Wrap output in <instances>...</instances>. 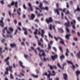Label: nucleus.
I'll return each mask as SVG.
<instances>
[{"instance_id": "nucleus-9", "label": "nucleus", "mask_w": 80, "mask_h": 80, "mask_svg": "<svg viewBox=\"0 0 80 80\" xmlns=\"http://www.w3.org/2000/svg\"><path fill=\"white\" fill-rule=\"evenodd\" d=\"M22 29L24 31V33L25 35H28V33L27 32V29L23 27Z\"/></svg>"}, {"instance_id": "nucleus-54", "label": "nucleus", "mask_w": 80, "mask_h": 80, "mask_svg": "<svg viewBox=\"0 0 80 80\" xmlns=\"http://www.w3.org/2000/svg\"><path fill=\"white\" fill-rule=\"evenodd\" d=\"M40 8V9H39H39H38V10H39V12H42V9H42V8Z\"/></svg>"}, {"instance_id": "nucleus-20", "label": "nucleus", "mask_w": 80, "mask_h": 80, "mask_svg": "<svg viewBox=\"0 0 80 80\" xmlns=\"http://www.w3.org/2000/svg\"><path fill=\"white\" fill-rule=\"evenodd\" d=\"M60 59L61 60H63V59H65V56L63 54H62V55L60 56Z\"/></svg>"}, {"instance_id": "nucleus-38", "label": "nucleus", "mask_w": 80, "mask_h": 80, "mask_svg": "<svg viewBox=\"0 0 80 80\" xmlns=\"http://www.w3.org/2000/svg\"><path fill=\"white\" fill-rule=\"evenodd\" d=\"M48 33L49 37H51V38H53V36L52 35V34H51L50 32H48Z\"/></svg>"}, {"instance_id": "nucleus-14", "label": "nucleus", "mask_w": 80, "mask_h": 80, "mask_svg": "<svg viewBox=\"0 0 80 80\" xmlns=\"http://www.w3.org/2000/svg\"><path fill=\"white\" fill-rule=\"evenodd\" d=\"M10 46L12 48H13V47H16V44L15 43H11L10 44Z\"/></svg>"}, {"instance_id": "nucleus-19", "label": "nucleus", "mask_w": 80, "mask_h": 80, "mask_svg": "<svg viewBox=\"0 0 80 80\" xmlns=\"http://www.w3.org/2000/svg\"><path fill=\"white\" fill-rule=\"evenodd\" d=\"M54 11L55 13H57V15H59L60 13H59V11L58 9H54Z\"/></svg>"}, {"instance_id": "nucleus-58", "label": "nucleus", "mask_w": 80, "mask_h": 80, "mask_svg": "<svg viewBox=\"0 0 80 80\" xmlns=\"http://www.w3.org/2000/svg\"><path fill=\"white\" fill-rule=\"evenodd\" d=\"M64 15H63V13H61V16H62V19H63V16Z\"/></svg>"}, {"instance_id": "nucleus-50", "label": "nucleus", "mask_w": 80, "mask_h": 80, "mask_svg": "<svg viewBox=\"0 0 80 80\" xmlns=\"http://www.w3.org/2000/svg\"><path fill=\"white\" fill-rule=\"evenodd\" d=\"M10 77H11V78H12V79H13L14 78H13V75L12 74H10Z\"/></svg>"}, {"instance_id": "nucleus-60", "label": "nucleus", "mask_w": 80, "mask_h": 80, "mask_svg": "<svg viewBox=\"0 0 80 80\" xmlns=\"http://www.w3.org/2000/svg\"><path fill=\"white\" fill-rule=\"evenodd\" d=\"M24 57L26 58H27V57H28V55L27 54H25L24 55Z\"/></svg>"}, {"instance_id": "nucleus-34", "label": "nucleus", "mask_w": 80, "mask_h": 80, "mask_svg": "<svg viewBox=\"0 0 80 80\" xmlns=\"http://www.w3.org/2000/svg\"><path fill=\"white\" fill-rule=\"evenodd\" d=\"M48 66H49V67L50 69H51V70H52V69H53V66H50V64H48Z\"/></svg>"}, {"instance_id": "nucleus-55", "label": "nucleus", "mask_w": 80, "mask_h": 80, "mask_svg": "<svg viewBox=\"0 0 80 80\" xmlns=\"http://www.w3.org/2000/svg\"><path fill=\"white\" fill-rule=\"evenodd\" d=\"M66 30L67 32H68V33H69V32H70V31L69 29L68 28H66Z\"/></svg>"}, {"instance_id": "nucleus-17", "label": "nucleus", "mask_w": 80, "mask_h": 80, "mask_svg": "<svg viewBox=\"0 0 80 80\" xmlns=\"http://www.w3.org/2000/svg\"><path fill=\"white\" fill-rule=\"evenodd\" d=\"M68 53H69V51H68V49L67 48L66 50V52L65 53V55L66 57H68Z\"/></svg>"}, {"instance_id": "nucleus-53", "label": "nucleus", "mask_w": 80, "mask_h": 80, "mask_svg": "<svg viewBox=\"0 0 80 80\" xmlns=\"http://www.w3.org/2000/svg\"><path fill=\"white\" fill-rule=\"evenodd\" d=\"M53 28L54 30V31H55V32H56V30L55 29V25H54L53 26Z\"/></svg>"}, {"instance_id": "nucleus-7", "label": "nucleus", "mask_w": 80, "mask_h": 80, "mask_svg": "<svg viewBox=\"0 0 80 80\" xmlns=\"http://www.w3.org/2000/svg\"><path fill=\"white\" fill-rule=\"evenodd\" d=\"M48 72L49 73V75H52V76H55V75H56V74L55 73V71L53 70L52 72L53 74H52V73H51V72L50 71H48Z\"/></svg>"}, {"instance_id": "nucleus-52", "label": "nucleus", "mask_w": 80, "mask_h": 80, "mask_svg": "<svg viewBox=\"0 0 80 80\" xmlns=\"http://www.w3.org/2000/svg\"><path fill=\"white\" fill-rule=\"evenodd\" d=\"M9 29L10 31H11V32H13V29L12 28H10Z\"/></svg>"}, {"instance_id": "nucleus-30", "label": "nucleus", "mask_w": 80, "mask_h": 80, "mask_svg": "<svg viewBox=\"0 0 80 80\" xmlns=\"http://www.w3.org/2000/svg\"><path fill=\"white\" fill-rule=\"evenodd\" d=\"M9 70H10V72H12V68H13V67L12 66H9Z\"/></svg>"}, {"instance_id": "nucleus-41", "label": "nucleus", "mask_w": 80, "mask_h": 80, "mask_svg": "<svg viewBox=\"0 0 80 80\" xmlns=\"http://www.w3.org/2000/svg\"><path fill=\"white\" fill-rule=\"evenodd\" d=\"M57 66L59 68H62V67H61V66H60V64L59 63H58Z\"/></svg>"}, {"instance_id": "nucleus-61", "label": "nucleus", "mask_w": 80, "mask_h": 80, "mask_svg": "<svg viewBox=\"0 0 80 80\" xmlns=\"http://www.w3.org/2000/svg\"><path fill=\"white\" fill-rule=\"evenodd\" d=\"M14 23H15V24H17V20L16 19L14 20Z\"/></svg>"}, {"instance_id": "nucleus-35", "label": "nucleus", "mask_w": 80, "mask_h": 80, "mask_svg": "<svg viewBox=\"0 0 80 80\" xmlns=\"http://www.w3.org/2000/svg\"><path fill=\"white\" fill-rule=\"evenodd\" d=\"M49 28L50 30H52V26L51 24H50V26L49 27Z\"/></svg>"}, {"instance_id": "nucleus-23", "label": "nucleus", "mask_w": 80, "mask_h": 80, "mask_svg": "<svg viewBox=\"0 0 80 80\" xmlns=\"http://www.w3.org/2000/svg\"><path fill=\"white\" fill-rule=\"evenodd\" d=\"M38 45H41L42 48H43V45L41 44V43H40V42L39 40H38Z\"/></svg>"}, {"instance_id": "nucleus-56", "label": "nucleus", "mask_w": 80, "mask_h": 80, "mask_svg": "<svg viewBox=\"0 0 80 80\" xmlns=\"http://www.w3.org/2000/svg\"><path fill=\"white\" fill-rule=\"evenodd\" d=\"M66 65H67V64L66 63L64 62L62 64V67H64Z\"/></svg>"}, {"instance_id": "nucleus-43", "label": "nucleus", "mask_w": 80, "mask_h": 80, "mask_svg": "<svg viewBox=\"0 0 80 80\" xmlns=\"http://www.w3.org/2000/svg\"><path fill=\"white\" fill-rule=\"evenodd\" d=\"M53 49L54 50L55 52H57V49L55 47H53Z\"/></svg>"}, {"instance_id": "nucleus-51", "label": "nucleus", "mask_w": 80, "mask_h": 80, "mask_svg": "<svg viewBox=\"0 0 80 80\" xmlns=\"http://www.w3.org/2000/svg\"><path fill=\"white\" fill-rule=\"evenodd\" d=\"M18 32V30L17 29L16 30L15 32H14V35H17V33Z\"/></svg>"}, {"instance_id": "nucleus-40", "label": "nucleus", "mask_w": 80, "mask_h": 80, "mask_svg": "<svg viewBox=\"0 0 80 80\" xmlns=\"http://www.w3.org/2000/svg\"><path fill=\"white\" fill-rule=\"evenodd\" d=\"M5 30H6L7 31V27H6L3 30V32L4 33L5 32Z\"/></svg>"}, {"instance_id": "nucleus-8", "label": "nucleus", "mask_w": 80, "mask_h": 80, "mask_svg": "<svg viewBox=\"0 0 80 80\" xmlns=\"http://www.w3.org/2000/svg\"><path fill=\"white\" fill-rule=\"evenodd\" d=\"M57 57H58V55H57V54H55L54 56H51V58L53 61H54L55 59L57 58Z\"/></svg>"}, {"instance_id": "nucleus-26", "label": "nucleus", "mask_w": 80, "mask_h": 80, "mask_svg": "<svg viewBox=\"0 0 80 80\" xmlns=\"http://www.w3.org/2000/svg\"><path fill=\"white\" fill-rule=\"evenodd\" d=\"M35 14H31V18L32 19V20H33V19L34 18H35Z\"/></svg>"}, {"instance_id": "nucleus-11", "label": "nucleus", "mask_w": 80, "mask_h": 80, "mask_svg": "<svg viewBox=\"0 0 80 80\" xmlns=\"http://www.w3.org/2000/svg\"><path fill=\"white\" fill-rule=\"evenodd\" d=\"M21 12V8H19L17 10V12L19 15H21V12Z\"/></svg>"}, {"instance_id": "nucleus-64", "label": "nucleus", "mask_w": 80, "mask_h": 80, "mask_svg": "<svg viewBox=\"0 0 80 80\" xmlns=\"http://www.w3.org/2000/svg\"><path fill=\"white\" fill-rule=\"evenodd\" d=\"M77 20L79 21V22H80V17H78L77 18Z\"/></svg>"}, {"instance_id": "nucleus-44", "label": "nucleus", "mask_w": 80, "mask_h": 80, "mask_svg": "<svg viewBox=\"0 0 80 80\" xmlns=\"http://www.w3.org/2000/svg\"><path fill=\"white\" fill-rule=\"evenodd\" d=\"M59 48L61 52H62V53H63V50H62V47H59Z\"/></svg>"}, {"instance_id": "nucleus-59", "label": "nucleus", "mask_w": 80, "mask_h": 80, "mask_svg": "<svg viewBox=\"0 0 80 80\" xmlns=\"http://www.w3.org/2000/svg\"><path fill=\"white\" fill-rule=\"evenodd\" d=\"M23 7L24 9H26V6H25V4H23Z\"/></svg>"}, {"instance_id": "nucleus-48", "label": "nucleus", "mask_w": 80, "mask_h": 80, "mask_svg": "<svg viewBox=\"0 0 80 80\" xmlns=\"http://www.w3.org/2000/svg\"><path fill=\"white\" fill-rule=\"evenodd\" d=\"M43 2L44 3H46V4H48V2H47V1H46L45 0H44L43 1Z\"/></svg>"}, {"instance_id": "nucleus-29", "label": "nucleus", "mask_w": 80, "mask_h": 80, "mask_svg": "<svg viewBox=\"0 0 80 80\" xmlns=\"http://www.w3.org/2000/svg\"><path fill=\"white\" fill-rule=\"evenodd\" d=\"M42 6H43V3L42 2H40L39 7V8H42Z\"/></svg>"}, {"instance_id": "nucleus-12", "label": "nucleus", "mask_w": 80, "mask_h": 80, "mask_svg": "<svg viewBox=\"0 0 80 80\" xmlns=\"http://www.w3.org/2000/svg\"><path fill=\"white\" fill-rule=\"evenodd\" d=\"M28 5L29 8H30V10H31V11H32V12L33 8L32 7V4H31V3H30V2H29L28 3Z\"/></svg>"}, {"instance_id": "nucleus-4", "label": "nucleus", "mask_w": 80, "mask_h": 80, "mask_svg": "<svg viewBox=\"0 0 80 80\" xmlns=\"http://www.w3.org/2000/svg\"><path fill=\"white\" fill-rule=\"evenodd\" d=\"M17 4H18V2H12L11 3V5H12V6L15 5V7H16V8H18V6L17 5Z\"/></svg>"}, {"instance_id": "nucleus-37", "label": "nucleus", "mask_w": 80, "mask_h": 80, "mask_svg": "<svg viewBox=\"0 0 80 80\" xmlns=\"http://www.w3.org/2000/svg\"><path fill=\"white\" fill-rule=\"evenodd\" d=\"M56 6H57V7L58 8V9L59 10H62V9L59 8V7H58V3H57L56 4Z\"/></svg>"}, {"instance_id": "nucleus-39", "label": "nucleus", "mask_w": 80, "mask_h": 80, "mask_svg": "<svg viewBox=\"0 0 80 80\" xmlns=\"http://www.w3.org/2000/svg\"><path fill=\"white\" fill-rule=\"evenodd\" d=\"M43 51L41 52H42V56H45V52L43 50Z\"/></svg>"}, {"instance_id": "nucleus-45", "label": "nucleus", "mask_w": 80, "mask_h": 80, "mask_svg": "<svg viewBox=\"0 0 80 80\" xmlns=\"http://www.w3.org/2000/svg\"><path fill=\"white\" fill-rule=\"evenodd\" d=\"M39 55L40 56V57H41L40 58H41V59L42 61V62H43V60L42 59V55H40V53H39Z\"/></svg>"}, {"instance_id": "nucleus-21", "label": "nucleus", "mask_w": 80, "mask_h": 80, "mask_svg": "<svg viewBox=\"0 0 80 80\" xmlns=\"http://www.w3.org/2000/svg\"><path fill=\"white\" fill-rule=\"evenodd\" d=\"M76 73L77 77H78V74H80V71H79V70H77L76 72Z\"/></svg>"}, {"instance_id": "nucleus-62", "label": "nucleus", "mask_w": 80, "mask_h": 80, "mask_svg": "<svg viewBox=\"0 0 80 80\" xmlns=\"http://www.w3.org/2000/svg\"><path fill=\"white\" fill-rule=\"evenodd\" d=\"M55 22L56 23H60V22H59L58 21H55Z\"/></svg>"}, {"instance_id": "nucleus-33", "label": "nucleus", "mask_w": 80, "mask_h": 80, "mask_svg": "<svg viewBox=\"0 0 80 80\" xmlns=\"http://www.w3.org/2000/svg\"><path fill=\"white\" fill-rule=\"evenodd\" d=\"M32 76L33 77H34L35 78H38V76L34 75V74H32Z\"/></svg>"}, {"instance_id": "nucleus-18", "label": "nucleus", "mask_w": 80, "mask_h": 80, "mask_svg": "<svg viewBox=\"0 0 80 80\" xmlns=\"http://www.w3.org/2000/svg\"><path fill=\"white\" fill-rule=\"evenodd\" d=\"M0 51L1 52H0V55L2 56V54L3 52H5V50H3L2 51V48L0 47Z\"/></svg>"}, {"instance_id": "nucleus-6", "label": "nucleus", "mask_w": 80, "mask_h": 80, "mask_svg": "<svg viewBox=\"0 0 80 80\" xmlns=\"http://www.w3.org/2000/svg\"><path fill=\"white\" fill-rule=\"evenodd\" d=\"M41 32H42V33H40V32H39L38 34H39V35H41L42 37L44 38V34H45V31H44V30H41Z\"/></svg>"}, {"instance_id": "nucleus-28", "label": "nucleus", "mask_w": 80, "mask_h": 80, "mask_svg": "<svg viewBox=\"0 0 80 80\" xmlns=\"http://www.w3.org/2000/svg\"><path fill=\"white\" fill-rule=\"evenodd\" d=\"M67 62L68 63H69V64H71V65H73V63L71 61H67Z\"/></svg>"}, {"instance_id": "nucleus-32", "label": "nucleus", "mask_w": 80, "mask_h": 80, "mask_svg": "<svg viewBox=\"0 0 80 80\" xmlns=\"http://www.w3.org/2000/svg\"><path fill=\"white\" fill-rule=\"evenodd\" d=\"M59 30L60 32H61V33H63L64 32L63 31V30L62 29H61L60 28H59L58 29Z\"/></svg>"}, {"instance_id": "nucleus-63", "label": "nucleus", "mask_w": 80, "mask_h": 80, "mask_svg": "<svg viewBox=\"0 0 80 80\" xmlns=\"http://www.w3.org/2000/svg\"><path fill=\"white\" fill-rule=\"evenodd\" d=\"M7 6L9 8H11V4H8Z\"/></svg>"}, {"instance_id": "nucleus-57", "label": "nucleus", "mask_w": 80, "mask_h": 80, "mask_svg": "<svg viewBox=\"0 0 80 80\" xmlns=\"http://www.w3.org/2000/svg\"><path fill=\"white\" fill-rule=\"evenodd\" d=\"M54 38L56 41H57V42L58 41V38H56V37H55V36H54Z\"/></svg>"}, {"instance_id": "nucleus-49", "label": "nucleus", "mask_w": 80, "mask_h": 80, "mask_svg": "<svg viewBox=\"0 0 80 80\" xmlns=\"http://www.w3.org/2000/svg\"><path fill=\"white\" fill-rule=\"evenodd\" d=\"M38 50H39V51H40V52H43V50H40V48H39V47H38Z\"/></svg>"}, {"instance_id": "nucleus-15", "label": "nucleus", "mask_w": 80, "mask_h": 80, "mask_svg": "<svg viewBox=\"0 0 80 80\" xmlns=\"http://www.w3.org/2000/svg\"><path fill=\"white\" fill-rule=\"evenodd\" d=\"M70 35H71V34H67L65 36V38H66L67 40H69V38H70Z\"/></svg>"}, {"instance_id": "nucleus-42", "label": "nucleus", "mask_w": 80, "mask_h": 80, "mask_svg": "<svg viewBox=\"0 0 80 80\" xmlns=\"http://www.w3.org/2000/svg\"><path fill=\"white\" fill-rule=\"evenodd\" d=\"M72 28L73 29H74L75 30H76V28H75V24L73 25Z\"/></svg>"}, {"instance_id": "nucleus-22", "label": "nucleus", "mask_w": 80, "mask_h": 80, "mask_svg": "<svg viewBox=\"0 0 80 80\" xmlns=\"http://www.w3.org/2000/svg\"><path fill=\"white\" fill-rule=\"evenodd\" d=\"M78 11V12H80V8H79V7H78V6L77 7V9L76 10H75V11H74V13H75V12H76V11Z\"/></svg>"}, {"instance_id": "nucleus-2", "label": "nucleus", "mask_w": 80, "mask_h": 80, "mask_svg": "<svg viewBox=\"0 0 80 80\" xmlns=\"http://www.w3.org/2000/svg\"><path fill=\"white\" fill-rule=\"evenodd\" d=\"M46 21L47 22V23H49V22H53V20H52V18L51 17L49 18V20L48 19H46Z\"/></svg>"}, {"instance_id": "nucleus-47", "label": "nucleus", "mask_w": 80, "mask_h": 80, "mask_svg": "<svg viewBox=\"0 0 80 80\" xmlns=\"http://www.w3.org/2000/svg\"><path fill=\"white\" fill-rule=\"evenodd\" d=\"M0 3L2 4V5H4V2L3 1V0L1 1Z\"/></svg>"}, {"instance_id": "nucleus-1", "label": "nucleus", "mask_w": 80, "mask_h": 80, "mask_svg": "<svg viewBox=\"0 0 80 80\" xmlns=\"http://www.w3.org/2000/svg\"><path fill=\"white\" fill-rule=\"evenodd\" d=\"M7 34L8 35H6V36H5L4 35H3V34H2L3 36L4 37H5V38H7V37H10V38H12L13 37V36H12V35H11L10 36H9V35H10V34L12 33V32H10V31H7Z\"/></svg>"}, {"instance_id": "nucleus-36", "label": "nucleus", "mask_w": 80, "mask_h": 80, "mask_svg": "<svg viewBox=\"0 0 80 80\" xmlns=\"http://www.w3.org/2000/svg\"><path fill=\"white\" fill-rule=\"evenodd\" d=\"M50 49H51V46H50V44L49 43L48 44V50H50Z\"/></svg>"}, {"instance_id": "nucleus-13", "label": "nucleus", "mask_w": 80, "mask_h": 80, "mask_svg": "<svg viewBox=\"0 0 80 80\" xmlns=\"http://www.w3.org/2000/svg\"><path fill=\"white\" fill-rule=\"evenodd\" d=\"M58 38H59L61 40V41H60V42L61 43H62V44H65V42H64V41H63V40L61 38H60V37H58Z\"/></svg>"}, {"instance_id": "nucleus-25", "label": "nucleus", "mask_w": 80, "mask_h": 80, "mask_svg": "<svg viewBox=\"0 0 80 80\" xmlns=\"http://www.w3.org/2000/svg\"><path fill=\"white\" fill-rule=\"evenodd\" d=\"M10 59V57H8L5 59V62H7L8 60Z\"/></svg>"}, {"instance_id": "nucleus-31", "label": "nucleus", "mask_w": 80, "mask_h": 80, "mask_svg": "<svg viewBox=\"0 0 80 80\" xmlns=\"http://www.w3.org/2000/svg\"><path fill=\"white\" fill-rule=\"evenodd\" d=\"M77 55L78 58L80 59V51H79L77 53Z\"/></svg>"}, {"instance_id": "nucleus-10", "label": "nucleus", "mask_w": 80, "mask_h": 80, "mask_svg": "<svg viewBox=\"0 0 80 80\" xmlns=\"http://www.w3.org/2000/svg\"><path fill=\"white\" fill-rule=\"evenodd\" d=\"M38 32V30L37 29H36L35 32H34V34L35 36V37L36 38H37V39L38 38V37L36 35V34H37V32Z\"/></svg>"}, {"instance_id": "nucleus-3", "label": "nucleus", "mask_w": 80, "mask_h": 80, "mask_svg": "<svg viewBox=\"0 0 80 80\" xmlns=\"http://www.w3.org/2000/svg\"><path fill=\"white\" fill-rule=\"evenodd\" d=\"M3 19H4V18H2L1 20L0 21V25L2 27H3L4 25V23H3Z\"/></svg>"}, {"instance_id": "nucleus-27", "label": "nucleus", "mask_w": 80, "mask_h": 80, "mask_svg": "<svg viewBox=\"0 0 80 80\" xmlns=\"http://www.w3.org/2000/svg\"><path fill=\"white\" fill-rule=\"evenodd\" d=\"M42 8L43 10H48V8L47 7H46L45 8H44L43 7Z\"/></svg>"}, {"instance_id": "nucleus-16", "label": "nucleus", "mask_w": 80, "mask_h": 80, "mask_svg": "<svg viewBox=\"0 0 80 80\" xmlns=\"http://www.w3.org/2000/svg\"><path fill=\"white\" fill-rule=\"evenodd\" d=\"M19 64L21 66V67L23 68H25L24 66H23V62H22L21 61H19Z\"/></svg>"}, {"instance_id": "nucleus-46", "label": "nucleus", "mask_w": 80, "mask_h": 80, "mask_svg": "<svg viewBox=\"0 0 80 80\" xmlns=\"http://www.w3.org/2000/svg\"><path fill=\"white\" fill-rule=\"evenodd\" d=\"M72 68L73 69V70H75V66L73 65L72 64Z\"/></svg>"}, {"instance_id": "nucleus-5", "label": "nucleus", "mask_w": 80, "mask_h": 80, "mask_svg": "<svg viewBox=\"0 0 80 80\" xmlns=\"http://www.w3.org/2000/svg\"><path fill=\"white\" fill-rule=\"evenodd\" d=\"M65 18L66 20H68L67 23H65V25L66 26H68V27H70V24H69V23H70V22L69 21H68V19H67V17L65 16Z\"/></svg>"}, {"instance_id": "nucleus-24", "label": "nucleus", "mask_w": 80, "mask_h": 80, "mask_svg": "<svg viewBox=\"0 0 80 80\" xmlns=\"http://www.w3.org/2000/svg\"><path fill=\"white\" fill-rule=\"evenodd\" d=\"M63 76L64 77V78L65 79V78H67V77H68V75L66 73L65 74H63Z\"/></svg>"}]
</instances>
